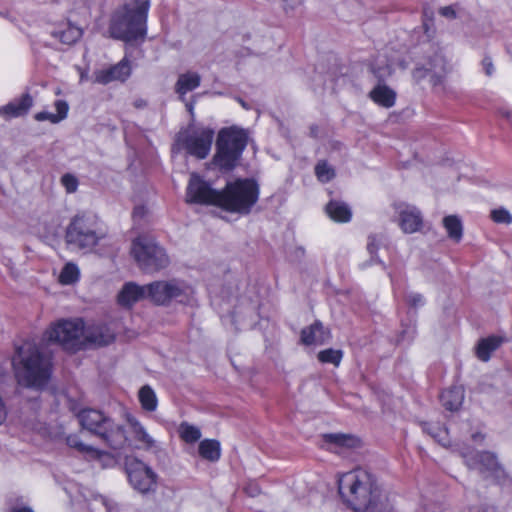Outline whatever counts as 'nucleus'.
<instances>
[{
    "mask_svg": "<svg viewBox=\"0 0 512 512\" xmlns=\"http://www.w3.org/2000/svg\"><path fill=\"white\" fill-rule=\"evenodd\" d=\"M338 490L343 501L354 511L392 512L394 509L389 495L380 489L374 476L365 469L344 473L338 479Z\"/></svg>",
    "mask_w": 512,
    "mask_h": 512,
    "instance_id": "f257e3e1",
    "label": "nucleus"
},
{
    "mask_svg": "<svg viewBox=\"0 0 512 512\" xmlns=\"http://www.w3.org/2000/svg\"><path fill=\"white\" fill-rule=\"evenodd\" d=\"M16 352L17 359H14L13 364L19 384L37 390L43 389L52 374L50 358L30 341L19 346Z\"/></svg>",
    "mask_w": 512,
    "mask_h": 512,
    "instance_id": "f03ea898",
    "label": "nucleus"
},
{
    "mask_svg": "<svg viewBox=\"0 0 512 512\" xmlns=\"http://www.w3.org/2000/svg\"><path fill=\"white\" fill-rule=\"evenodd\" d=\"M149 7V1H143L136 7L125 4L117 9L109 25L111 37L127 43L143 41L147 34Z\"/></svg>",
    "mask_w": 512,
    "mask_h": 512,
    "instance_id": "7ed1b4c3",
    "label": "nucleus"
},
{
    "mask_svg": "<svg viewBox=\"0 0 512 512\" xmlns=\"http://www.w3.org/2000/svg\"><path fill=\"white\" fill-rule=\"evenodd\" d=\"M77 418L83 429L99 437L111 449L120 450L127 444L128 437L124 426L102 411L83 409L77 414Z\"/></svg>",
    "mask_w": 512,
    "mask_h": 512,
    "instance_id": "20e7f679",
    "label": "nucleus"
},
{
    "mask_svg": "<svg viewBox=\"0 0 512 512\" xmlns=\"http://www.w3.org/2000/svg\"><path fill=\"white\" fill-rule=\"evenodd\" d=\"M107 235V229L93 213L74 216L66 229V243L79 250H91Z\"/></svg>",
    "mask_w": 512,
    "mask_h": 512,
    "instance_id": "39448f33",
    "label": "nucleus"
},
{
    "mask_svg": "<svg viewBox=\"0 0 512 512\" xmlns=\"http://www.w3.org/2000/svg\"><path fill=\"white\" fill-rule=\"evenodd\" d=\"M259 198V186L253 179H237L228 182L220 192L219 208L247 215Z\"/></svg>",
    "mask_w": 512,
    "mask_h": 512,
    "instance_id": "423d86ee",
    "label": "nucleus"
},
{
    "mask_svg": "<svg viewBox=\"0 0 512 512\" xmlns=\"http://www.w3.org/2000/svg\"><path fill=\"white\" fill-rule=\"evenodd\" d=\"M247 132L235 126L223 128L219 131L216 140V153L214 164L221 170L234 169L247 146Z\"/></svg>",
    "mask_w": 512,
    "mask_h": 512,
    "instance_id": "0eeeda50",
    "label": "nucleus"
},
{
    "mask_svg": "<svg viewBox=\"0 0 512 512\" xmlns=\"http://www.w3.org/2000/svg\"><path fill=\"white\" fill-rule=\"evenodd\" d=\"M131 254L144 272H156L169 264L165 250L148 236H139L133 240Z\"/></svg>",
    "mask_w": 512,
    "mask_h": 512,
    "instance_id": "6e6552de",
    "label": "nucleus"
},
{
    "mask_svg": "<svg viewBox=\"0 0 512 512\" xmlns=\"http://www.w3.org/2000/svg\"><path fill=\"white\" fill-rule=\"evenodd\" d=\"M84 323L81 319H62L51 325L43 335V341L57 343L63 349L76 352L81 348Z\"/></svg>",
    "mask_w": 512,
    "mask_h": 512,
    "instance_id": "1a4fd4ad",
    "label": "nucleus"
},
{
    "mask_svg": "<svg viewBox=\"0 0 512 512\" xmlns=\"http://www.w3.org/2000/svg\"><path fill=\"white\" fill-rule=\"evenodd\" d=\"M191 294V287L179 279L154 281L148 284V299L160 306H167L173 300L184 303Z\"/></svg>",
    "mask_w": 512,
    "mask_h": 512,
    "instance_id": "9d476101",
    "label": "nucleus"
},
{
    "mask_svg": "<svg viewBox=\"0 0 512 512\" xmlns=\"http://www.w3.org/2000/svg\"><path fill=\"white\" fill-rule=\"evenodd\" d=\"M214 130L204 126H190L177 137V143L187 154L197 159H205L211 150L214 139Z\"/></svg>",
    "mask_w": 512,
    "mask_h": 512,
    "instance_id": "9b49d317",
    "label": "nucleus"
},
{
    "mask_svg": "<svg viewBox=\"0 0 512 512\" xmlns=\"http://www.w3.org/2000/svg\"><path fill=\"white\" fill-rule=\"evenodd\" d=\"M125 470L133 489L144 495L156 491L158 475L142 460L135 457H127L125 460Z\"/></svg>",
    "mask_w": 512,
    "mask_h": 512,
    "instance_id": "f8f14e48",
    "label": "nucleus"
},
{
    "mask_svg": "<svg viewBox=\"0 0 512 512\" xmlns=\"http://www.w3.org/2000/svg\"><path fill=\"white\" fill-rule=\"evenodd\" d=\"M371 72L377 79V84L369 92V98L377 105L384 108H391L396 103V92L386 85V79L391 76L393 69L391 65L375 66L371 68Z\"/></svg>",
    "mask_w": 512,
    "mask_h": 512,
    "instance_id": "ddd939ff",
    "label": "nucleus"
},
{
    "mask_svg": "<svg viewBox=\"0 0 512 512\" xmlns=\"http://www.w3.org/2000/svg\"><path fill=\"white\" fill-rule=\"evenodd\" d=\"M462 457L470 469L479 470L482 474L495 479H500L504 476V470L494 453L488 451H468L462 453Z\"/></svg>",
    "mask_w": 512,
    "mask_h": 512,
    "instance_id": "4468645a",
    "label": "nucleus"
},
{
    "mask_svg": "<svg viewBox=\"0 0 512 512\" xmlns=\"http://www.w3.org/2000/svg\"><path fill=\"white\" fill-rule=\"evenodd\" d=\"M220 192L213 189L199 175L193 173L187 186V202L219 207Z\"/></svg>",
    "mask_w": 512,
    "mask_h": 512,
    "instance_id": "2eb2a0df",
    "label": "nucleus"
},
{
    "mask_svg": "<svg viewBox=\"0 0 512 512\" xmlns=\"http://www.w3.org/2000/svg\"><path fill=\"white\" fill-rule=\"evenodd\" d=\"M446 73L445 58L441 54H435L426 66H417L413 70V78L417 82L427 78L432 86H438L443 83Z\"/></svg>",
    "mask_w": 512,
    "mask_h": 512,
    "instance_id": "dca6fc26",
    "label": "nucleus"
},
{
    "mask_svg": "<svg viewBox=\"0 0 512 512\" xmlns=\"http://www.w3.org/2000/svg\"><path fill=\"white\" fill-rule=\"evenodd\" d=\"M395 212L398 214V224L404 233H415L422 227L423 218L418 208L406 203H395Z\"/></svg>",
    "mask_w": 512,
    "mask_h": 512,
    "instance_id": "f3484780",
    "label": "nucleus"
},
{
    "mask_svg": "<svg viewBox=\"0 0 512 512\" xmlns=\"http://www.w3.org/2000/svg\"><path fill=\"white\" fill-rule=\"evenodd\" d=\"M148 298V285H138L127 282L118 293L117 301L120 306L131 308L136 302Z\"/></svg>",
    "mask_w": 512,
    "mask_h": 512,
    "instance_id": "a211bd4d",
    "label": "nucleus"
},
{
    "mask_svg": "<svg viewBox=\"0 0 512 512\" xmlns=\"http://www.w3.org/2000/svg\"><path fill=\"white\" fill-rule=\"evenodd\" d=\"M131 74V67L126 58L108 69L95 72V81L100 84H108L113 81H125Z\"/></svg>",
    "mask_w": 512,
    "mask_h": 512,
    "instance_id": "6ab92c4d",
    "label": "nucleus"
},
{
    "mask_svg": "<svg viewBox=\"0 0 512 512\" xmlns=\"http://www.w3.org/2000/svg\"><path fill=\"white\" fill-rule=\"evenodd\" d=\"M330 338V331L319 320L301 331V342L305 345H322L328 342Z\"/></svg>",
    "mask_w": 512,
    "mask_h": 512,
    "instance_id": "aec40b11",
    "label": "nucleus"
},
{
    "mask_svg": "<svg viewBox=\"0 0 512 512\" xmlns=\"http://www.w3.org/2000/svg\"><path fill=\"white\" fill-rule=\"evenodd\" d=\"M33 105V98L29 93H24L20 98L14 99L0 107V115L5 119L24 116Z\"/></svg>",
    "mask_w": 512,
    "mask_h": 512,
    "instance_id": "412c9836",
    "label": "nucleus"
},
{
    "mask_svg": "<svg viewBox=\"0 0 512 512\" xmlns=\"http://www.w3.org/2000/svg\"><path fill=\"white\" fill-rule=\"evenodd\" d=\"M201 84V76L194 71L181 73L175 83L174 90L182 102L186 100V94L197 89Z\"/></svg>",
    "mask_w": 512,
    "mask_h": 512,
    "instance_id": "4be33fe9",
    "label": "nucleus"
},
{
    "mask_svg": "<svg viewBox=\"0 0 512 512\" xmlns=\"http://www.w3.org/2000/svg\"><path fill=\"white\" fill-rule=\"evenodd\" d=\"M504 342V338L497 335H491L481 338L475 348L477 358L482 362H487L491 354L496 351Z\"/></svg>",
    "mask_w": 512,
    "mask_h": 512,
    "instance_id": "5701e85b",
    "label": "nucleus"
},
{
    "mask_svg": "<svg viewBox=\"0 0 512 512\" xmlns=\"http://www.w3.org/2000/svg\"><path fill=\"white\" fill-rule=\"evenodd\" d=\"M325 211L328 217L337 223H348L352 219L350 206L340 200H330L325 206Z\"/></svg>",
    "mask_w": 512,
    "mask_h": 512,
    "instance_id": "b1692460",
    "label": "nucleus"
},
{
    "mask_svg": "<svg viewBox=\"0 0 512 512\" xmlns=\"http://www.w3.org/2000/svg\"><path fill=\"white\" fill-rule=\"evenodd\" d=\"M135 439L141 443V448L158 452L161 450L157 441L149 435L145 427L136 419L129 420Z\"/></svg>",
    "mask_w": 512,
    "mask_h": 512,
    "instance_id": "393cba45",
    "label": "nucleus"
},
{
    "mask_svg": "<svg viewBox=\"0 0 512 512\" xmlns=\"http://www.w3.org/2000/svg\"><path fill=\"white\" fill-rule=\"evenodd\" d=\"M85 338L90 343L105 346L114 341L115 334L108 326L97 325L87 329Z\"/></svg>",
    "mask_w": 512,
    "mask_h": 512,
    "instance_id": "a878e982",
    "label": "nucleus"
},
{
    "mask_svg": "<svg viewBox=\"0 0 512 512\" xmlns=\"http://www.w3.org/2000/svg\"><path fill=\"white\" fill-rule=\"evenodd\" d=\"M464 400V390L460 386H453L444 390L440 395L443 407L449 411L458 410Z\"/></svg>",
    "mask_w": 512,
    "mask_h": 512,
    "instance_id": "bb28decb",
    "label": "nucleus"
},
{
    "mask_svg": "<svg viewBox=\"0 0 512 512\" xmlns=\"http://www.w3.org/2000/svg\"><path fill=\"white\" fill-rule=\"evenodd\" d=\"M56 113L48 111H41L35 114L34 118L37 121H49L53 124H57L67 118L69 105L67 101L59 99L54 102Z\"/></svg>",
    "mask_w": 512,
    "mask_h": 512,
    "instance_id": "cd10ccee",
    "label": "nucleus"
},
{
    "mask_svg": "<svg viewBox=\"0 0 512 512\" xmlns=\"http://www.w3.org/2000/svg\"><path fill=\"white\" fill-rule=\"evenodd\" d=\"M51 36L64 45H73L82 37V29L70 23L53 30Z\"/></svg>",
    "mask_w": 512,
    "mask_h": 512,
    "instance_id": "c85d7f7f",
    "label": "nucleus"
},
{
    "mask_svg": "<svg viewBox=\"0 0 512 512\" xmlns=\"http://www.w3.org/2000/svg\"><path fill=\"white\" fill-rule=\"evenodd\" d=\"M66 443L69 447L76 449L80 453L88 455L91 458L100 459L104 454L101 450L83 443L80 437L76 434L67 436Z\"/></svg>",
    "mask_w": 512,
    "mask_h": 512,
    "instance_id": "c756f323",
    "label": "nucleus"
},
{
    "mask_svg": "<svg viewBox=\"0 0 512 512\" xmlns=\"http://www.w3.org/2000/svg\"><path fill=\"white\" fill-rule=\"evenodd\" d=\"M198 451L203 459L218 461L221 456L220 443L214 439H205L199 443Z\"/></svg>",
    "mask_w": 512,
    "mask_h": 512,
    "instance_id": "7c9ffc66",
    "label": "nucleus"
},
{
    "mask_svg": "<svg viewBox=\"0 0 512 512\" xmlns=\"http://www.w3.org/2000/svg\"><path fill=\"white\" fill-rule=\"evenodd\" d=\"M323 442L328 445V449L333 450L338 447H353L355 439L347 434L330 433L323 435Z\"/></svg>",
    "mask_w": 512,
    "mask_h": 512,
    "instance_id": "2f4dec72",
    "label": "nucleus"
},
{
    "mask_svg": "<svg viewBox=\"0 0 512 512\" xmlns=\"http://www.w3.org/2000/svg\"><path fill=\"white\" fill-rule=\"evenodd\" d=\"M443 225L447 231L448 237L459 242L463 236V226L460 218L456 215L444 217Z\"/></svg>",
    "mask_w": 512,
    "mask_h": 512,
    "instance_id": "473e14b6",
    "label": "nucleus"
},
{
    "mask_svg": "<svg viewBox=\"0 0 512 512\" xmlns=\"http://www.w3.org/2000/svg\"><path fill=\"white\" fill-rule=\"evenodd\" d=\"M138 398L144 410L153 412L157 409L158 399L155 391L149 385H145L139 390Z\"/></svg>",
    "mask_w": 512,
    "mask_h": 512,
    "instance_id": "72a5a7b5",
    "label": "nucleus"
},
{
    "mask_svg": "<svg viewBox=\"0 0 512 512\" xmlns=\"http://www.w3.org/2000/svg\"><path fill=\"white\" fill-rule=\"evenodd\" d=\"M179 435L186 443H195L201 438V431L198 427L183 422L179 426Z\"/></svg>",
    "mask_w": 512,
    "mask_h": 512,
    "instance_id": "f704fd0d",
    "label": "nucleus"
},
{
    "mask_svg": "<svg viewBox=\"0 0 512 512\" xmlns=\"http://www.w3.org/2000/svg\"><path fill=\"white\" fill-rule=\"evenodd\" d=\"M79 275L80 272L77 265L67 263L59 275V282L63 285H71L78 281Z\"/></svg>",
    "mask_w": 512,
    "mask_h": 512,
    "instance_id": "c9c22d12",
    "label": "nucleus"
},
{
    "mask_svg": "<svg viewBox=\"0 0 512 512\" xmlns=\"http://www.w3.org/2000/svg\"><path fill=\"white\" fill-rule=\"evenodd\" d=\"M343 357V352L338 349H325L318 353V360L322 363H330L339 366Z\"/></svg>",
    "mask_w": 512,
    "mask_h": 512,
    "instance_id": "e433bc0d",
    "label": "nucleus"
},
{
    "mask_svg": "<svg viewBox=\"0 0 512 512\" xmlns=\"http://www.w3.org/2000/svg\"><path fill=\"white\" fill-rule=\"evenodd\" d=\"M315 174L322 183H327L335 177L334 169L325 161L319 162L315 166Z\"/></svg>",
    "mask_w": 512,
    "mask_h": 512,
    "instance_id": "4c0bfd02",
    "label": "nucleus"
},
{
    "mask_svg": "<svg viewBox=\"0 0 512 512\" xmlns=\"http://www.w3.org/2000/svg\"><path fill=\"white\" fill-rule=\"evenodd\" d=\"M422 26L428 39H431L435 34L434 25V12L430 8L423 9Z\"/></svg>",
    "mask_w": 512,
    "mask_h": 512,
    "instance_id": "58836bf2",
    "label": "nucleus"
},
{
    "mask_svg": "<svg viewBox=\"0 0 512 512\" xmlns=\"http://www.w3.org/2000/svg\"><path fill=\"white\" fill-rule=\"evenodd\" d=\"M60 181L67 193L71 194L77 191L79 181L75 175L66 173L61 177Z\"/></svg>",
    "mask_w": 512,
    "mask_h": 512,
    "instance_id": "ea45409f",
    "label": "nucleus"
},
{
    "mask_svg": "<svg viewBox=\"0 0 512 512\" xmlns=\"http://www.w3.org/2000/svg\"><path fill=\"white\" fill-rule=\"evenodd\" d=\"M491 218L496 223L510 224L512 223V215L504 208L494 209L491 211Z\"/></svg>",
    "mask_w": 512,
    "mask_h": 512,
    "instance_id": "a19ab883",
    "label": "nucleus"
},
{
    "mask_svg": "<svg viewBox=\"0 0 512 512\" xmlns=\"http://www.w3.org/2000/svg\"><path fill=\"white\" fill-rule=\"evenodd\" d=\"M433 429H437V433H433V439L440 445L446 447L450 445V439L448 435V429L444 426H433Z\"/></svg>",
    "mask_w": 512,
    "mask_h": 512,
    "instance_id": "79ce46f5",
    "label": "nucleus"
},
{
    "mask_svg": "<svg viewBox=\"0 0 512 512\" xmlns=\"http://www.w3.org/2000/svg\"><path fill=\"white\" fill-rule=\"evenodd\" d=\"M406 302L412 308H419L424 306L425 299L422 294L412 292L406 296Z\"/></svg>",
    "mask_w": 512,
    "mask_h": 512,
    "instance_id": "37998d69",
    "label": "nucleus"
},
{
    "mask_svg": "<svg viewBox=\"0 0 512 512\" xmlns=\"http://www.w3.org/2000/svg\"><path fill=\"white\" fill-rule=\"evenodd\" d=\"M367 250L371 256V260L375 263H380L384 266V263L380 259H374L376 252L378 250V245L376 243V237L375 236H369L368 243H367Z\"/></svg>",
    "mask_w": 512,
    "mask_h": 512,
    "instance_id": "c03bdc74",
    "label": "nucleus"
},
{
    "mask_svg": "<svg viewBox=\"0 0 512 512\" xmlns=\"http://www.w3.org/2000/svg\"><path fill=\"white\" fill-rule=\"evenodd\" d=\"M482 67L487 76H492L495 72L494 64L490 56H484L482 62Z\"/></svg>",
    "mask_w": 512,
    "mask_h": 512,
    "instance_id": "a18cd8bd",
    "label": "nucleus"
},
{
    "mask_svg": "<svg viewBox=\"0 0 512 512\" xmlns=\"http://www.w3.org/2000/svg\"><path fill=\"white\" fill-rule=\"evenodd\" d=\"M440 15L449 19H455L457 17L456 11L453 6H445L439 9Z\"/></svg>",
    "mask_w": 512,
    "mask_h": 512,
    "instance_id": "49530a36",
    "label": "nucleus"
},
{
    "mask_svg": "<svg viewBox=\"0 0 512 512\" xmlns=\"http://www.w3.org/2000/svg\"><path fill=\"white\" fill-rule=\"evenodd\" d=\"M244 490L250 497H256L260 494V488L255 483H249Z\"/></svg>",
    "mask_w": 512,
    "mask_h": 512,
    "instance_id": "de8ad7c7",
    "label": "nucleus"
},
{
    "mask_svg": "<svg viewBox=\"0 0 512 512\" xmlns=\"http://www.w3.org/2000/svg\"><path fill=\"white\" fill-rule=\"evenodd\" d=\"M10 512H34L33 509L29 506H24V505H16V506H13L11 509H10Z\"/></svg>",
    "mask_w": 512,
    "mask_h": 512,
    "instance_id": "09e8293b",
    "label": "nucleus"
},
{
    "mask_svg": "<svg viewBox=\"0 0 512 512\" xmlns=\"http://www.w3.org/2000/svg\"><path fill=\"white\" fill-rule=\"evenodd\" d=\"M433 426H439V424L425 423L423 425V430L425 432H427L432 438H433V433H437V429H433L432 428Z\"/></svg>",
    "mask_w": 512,
    "mask_h": 512,
    "instance_id": "8fccbe9b",
    "label": "nucleus"
},
{
    "mask_svg": "<svg viewBox=\"0 0 512 512\" xmlns=\"http://www.w3.org/2000/svg\"><path fill=\"white\" fill-rule=\"evenodd\" d=\"M187 111L190 113V115L194 116V107H195V101H188L185 103Z\"/></svg>",
    "mask_w": 512,
    "mask_h": 512,
    "instance_id": "3c124183",
    "label": "nucleus"
},
{
    "mask_svg": "<svg viewBox=\"0 0 512 512\" xmlns=\"http://www.w3.org/2000/svg\"><path fill=\"white\" fill-rule=\"evenodd\" d=\"M373 65H375V66H385V65H389V64H388V63H383V61H380V63H378V62L373 63V64L371 65V67H372Z\"/></svg>",
    "mask_w": 512,
    "mask_h": 512,
    "instance_id": "603ef678",
    "label": "nucleus"
},
{
    "mask_svg": "<svg viewBox=\"0 0 512 512\" xmlns=\"http://www.w3.org/2000/svg\"><path fill=\"white\" fill-rule=\"evenodd\" d=\"M478 438H481V439H482L483 437H482L480 434H474V435H473V439H474L475 441H477V440H478Z\"/></svg>",
    "mask_w": 512,
    "mask_h": 512,
    "instance_id": "864d4df0",
    "label": "nucleus"
},
{
    "mask_svg": "<svg viewBox=\"0 0 512 512\" xmlns=\"http://www.w3.org/2000/svg\"><path fill=\"white\" fill-rule=\"evenodd\" d=\"M238 101H239V103L241 104L242 107L247 108L246 103L242 99H239Z\"/></svg>",
    "mask_w": 512,
    "mask_h": 512,
    "instance_id": "5fc2aeb1",
    "label": "nucleus"
},
{
    "mask_svg": "<svg viewBox=\"0 0 512 512\" xmlns=\"http://www.w3.org/2000/svg\"><path fill=\"white\" fill-rule=\"evenodd\" d=\"M45 46H51V44L48 42H45Z\"/></svg>",
    "mask_w": 512,
    "mask_h": 512,
    "instance_id": "6e6d98bb",
    "label": "nucleus"
}]
</instances>
